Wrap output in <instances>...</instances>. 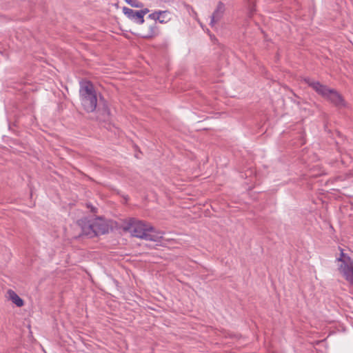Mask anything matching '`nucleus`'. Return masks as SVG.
<instances>
[{
	"label": "nucleus",
	"instance_id": "obj_1",
	"mask_svg": "<svg viewBox=\"0 0 353 353\" xmlns=\"http://www.w3.org/2000/svg\"><path fill=\"white\" fill-rule=\"evenodd\" d=\"M125 229L133 236L147 241H158L162 237L150 223L134 219L129 220Z\"/></svg>",
	"mask_w": 353,
	"mask_h": 353
},
{
	"label": "nucleus",
	"instance_id": "obj_2",
	"mask_svg": "<svg viewBox=\"0 0 353 353\" xmlns=\"http://www.w3.org/2000/svg\"><path fill=\"white\" fill-rule=\"evenodd\" d=\"M79 94L81 104L85 110L88 112L94 111L97 105V97L92 83L90 81L81 82Z\"/></svg>",
	"mask_w": 353,
	"mask_h": 353
},
{
	"label": "nucleus",
	"instance_id": "obj_3",
	"mask_svg": "<svg viewBox=\"0 0 353 353\" xmlns=\"http://www.w3.org/2000/svg\"><path fill=\"white\" fill-rule=\"evenodd\" d=\"M307 82L319 94L321 95L336 107L343 108L345 106V103L343 97L335 90L330 89L318 81L307 80Z\"/></svg>",
	"mask_w": 353,
	"mask_h": 353
},
{
	"label": "nucleus",
	"instance_id": "obj_4",
	"mask_svg": "<svg viewBox=\"0 0 353 353\" xmlns=\"http://www.w3.org/2000/svg\"><path fill=\"white\" fill-rule=\"evenodd\" d=\"M337 261L340 263L339 265V271L343 275L345 279L353 285V261L351 258L343 253V250H341L340 256L337 258Z\"/></svg>",
	"mask_w": 353,
	"mask_h": 353
},
{
	"label": "nucleus",
	"instance_id": "obj_5",
	"mask_svg": "<svg viewBox=\"0 0 353 353\" xmlns=\"http://www.w3.org/2000/svg\"><path fill=\"white\" fill-rule=\"evenodd\" d=\"M148 18L160 23H166L172 19V14L168 10H157L150 14Z\"/></svg>",
	"mask_w": 353,
	"mask_h": 353
},
{
	"label": "nucleus",
	"instance_id": "obj_6",
	"mask_svg": "<svg viewBox=\"0 0 353 353\" xmlns=\"http://www.w3.org/2000/svg\"><path fill=\"white\" fill-rule=\"evenodd\" d=\"M225 4L221 1H219L211 17V20L210 23L211 27H214L215 25L222 19L225 13Z\"/></svg>",
	"mask_w": 353,
	"mask_h": 353
},
{
	"label": "nucleus",
	"instance_id": "obj_7",
	"mask_svg": "<svg viewBox=\"0 0 353 353\" xmlns=\"http://www.w3.org/2000/svg\"><path fill=\"white\" fill-rule=\"evenodd\" d=\"M92 227H94L96 236L103 234L108 231V225L104 219L97 217L92 219Z\"/></svg>",
	"mask_w": 353,
	"mask_h": 353
},
{
	"label": "nucleus",
	"instance_id": "obj_8",
	"mask_svg": "<svg viewBox=\"0 0 353 353\" xmlns=\"http://www.w3.org/2000/svg\"><path fill=\"white\" fill-rule=\"evenodd\" d=\"M123 12L128 19L138 24H143L144 23V18H142L141 15L139 14V10H134L129 8L123 7Z\"/></svg>",
	"mask_w": 353,
	"mask_h": 353
},
{
	"label": "nucleus",
	"instance_id": "obj_9",
	"mask_svg": "<svg viewBox=\"0 0 353 353\" xmlns=\"http://www.w3.org/2000/svg\"><path fill=\"white\" fill-rule=\"evenodd\" d=\"M79 224L81 227L82 232L83 234L88 236L89 237H94L96 236V232H94V227H92V219L80 220Z\"/></svg>",
	"mask_w": 353,
	"mask_h": 353
},
{
	"label": "nucleus",
	"instance_id": "obj_10",
	"mask_svg": "<svg viewBox=\"0 0 353 353\" xmlns=\"http://www.w3.org/2000/svg\"><path fill=\"white\" fill-rule=\"evenodd\" d=\"M159 33V28L156 24L149 26L143 34L142 37L145 39H151L157 37Z\"/></svg>",
	"mask_w": 353,
	"mask_h": 353
},
{
	"label": "nucleus",
	"instance_id": "obj_11",
	"mask_svg": "<svg viewBox=\"0 0 353 353\" xmlns=\"http://www.w3.org/2000/svg\"><path fill=\"white\" fill-rule=\"evenodd\" d=\"M8 299L12 301L17 307H22L24 302L13 290H9L8 291Z\"/></svg>",
	"mask_w": 353,
	"mask_h": 353
},
{
	"label": "nucleus",
	"instance_id": "obj_12",
	"mask_svg": "<svg viewBox=\"0 0 353 353\" xmlns=\"http://www.w3.org/2000/svg\"><path fill=\"white\" fill-rule=\"evenodd\" d=\"M125 1L132 7L134 8H142L143 6V3L138 0H125Z\"/></svg>",
	"mask_w": 353,
	"mask_h": 353
},
{
	"label": "nucleus",
	"instance_id": "obj_13",
	"mask_svg": "<svg viewBox=\"0 0 353 353\" xmlns=\"http://www.w3.org/2000/svg\"><path fill=\"white\" fill-rule=\"evenodd\" d=\"M139 14L141 15V17L143 18L144 15L146 14L147 13H148L150 12V10L148 8H145V9L139 10Z\"/></svg>",
	"mask_w": 353,
	"mask_h": 353
},
{
	"label": "nucleus",
	"instance_id": "obj_14",
	"mask_svg": "<svg viewBox=\"0 0 353 353\" xmlns=\"http://www.w3.org/2000/svg\"><path fill=\"white\" fill-rule=\"evenodd\" d=\"M248 9H249V14L251 16L254 13V12L255 11L254 6L251 4V3H250V5L248 6Z\"/></svg>",
	"mask_w": 353,
	"mask_h": 353
},
{
	"label": "nucleus",
	"instance_id": "obj_15",
	"mask_svg": "<svg viewBox=\"0 0 353 353\" xmlns=\"http://www.w3.org/2000/svg\"><path fill=\"white\" fill-rule=\"evenodd\" d=\"M250 0H248V1L250 2Z\"/></svg>",
	"mask_w": 353,
	"mask_h": 353
}]
</instances>
